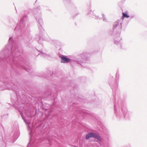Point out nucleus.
Masks as SVG:
<instances>
[{
  "instance_id": "obj_1",
  "label": "nucleus",
  "mask_w": 147,
  "mask_h": 147,
  "mask_svg": "<svg viewBox=\"0 0 147 147\" xmlns=\"http://www.w3.org/2000/svg\"><path fill=\"white\" fill-rule=\"evenodd\" d=\"M61 62L63 63H67L69 62L70 59L65 56H63L61 57Z\"/></svg>"
},
{
  "instance_id": "obj_2",
  "label": "nucleus",
  "mask_w": 147,
  "mask_h": 147,
  "mask_svg": "<svg viewBox=\"0 0 147 147\" xmlns=\"http://www.w3.org/2000/svg\"><path fill=\"white\" fill-rule=\"evenodd\" d=\"M96 134L93 133H90L87 134L86 137V140H88L89 138L93 137L94 138Z\"/></svg>"
},
{
  "instance_id": "obj_3",
  "label": "nucleus",
  "mask_w": 147,
  "mask_h": 147,
  "mask_svg": "<svg viewBox=\"0 0 147 147\" xmlns=\"http://www.w3.org/2000/svg\"><path fill=\"white\" fill-rule=\"evenodd\" d=\"M95 136L96 137H94V138H96L98 139V142L100 143V142H102V138L101 137L99 136V135L98 134H96Z\"/></svg>"
},
{
  "instance_id": "obj_4",
  "label": "nucleus",
  "mask_w": 147,
  "mask_h": 147,
  "mask_svg": "<svg viewBox=\"0 0 147 147\" xmlns=\"http://www.w3.org/2000/svg\"><path fill=\"white\" fill-rule=\"evenodd\" d=\"M123 14V18H128L129 17V16L127 15L126 13H122Z\"/></svg>"
}]
</instances>
